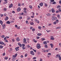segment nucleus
Segmentation results:
<instances>
[{"mask_svg": "<svg viewBox=\"0 0 61 61\" xmlns=\"http://www.w3.org/2000/svg\"><path fill=\"white\" fill-rule=\"evenodd\" d=\"M0 23L1 25H2L3 24V21L2 20H0Z\"/></svg>", "mask_w": 61, "mask_h": 61, "instance_id": "obj_16", "label": "nucleus"}, {"mask_svg": "<svg viewBox=\"0 0 61 61\" xmlns=\"http://www.w3.org/2000/svg\"><path fill=\"white\" fill-rule=\"evenodd\" d=\"M42 52H46V50H42Z\"/></svg>", "mask_w": 61, "mask_h": 61, "instance_id": "obj_46", "label": "nucleus"}, {"mask_svg": "<svg viewBox=\"0 0 61 61\" xmlns=\"http://www.w3.org/2000/svg\"><path fill=\"white\" fill-rule=\"evenodd\" d=\"M33 50L34 51V52H36V50H35L33 49Z\"/></svg>", "mask_w": 61, "mask_h": 61, "instance_id": "obj_45", "label": "nucleus"}, {"mask_svg": "<svg viewBox=\"0 0 61 61\" xmlns=\"http://www.w3.org/2000/svg\"><path fill=\"white\" fill-rule=\"evenodd\" d=\"M12 6H13V4H11L9 6V8H11Z\"/></svg>", "mask_w": 61, "mask_h": 61, "instance_id": "obj_9", "label": "nucleus"}, {"mask_svg": "<svg viewBox=\"0 0 61 61\" xmlns=\"http://www.w3.org/2000/svg\"><path fill=\"white\" fill-rule=\"evenodd\" d=\"M15 27H17V25H15Z\"/></svg>", "mask_w": 61, "mask_h": 61, "instance_id": "obj_60", "label": "nucleus"}, {"mask_svg": "<svg viewBox=\"0 0 61 61\" xmlns=\"http://www.w3.org/2000/svg\"><path fill=\"white\" fill-rule=\"evenodd\" d=\"M30 53H31V55H35V53L33 51H31L30 52Z\"/></svg>", "mask_w": 61, "mask_h": 61, "instance_id": "obj_4", "label": "nucleus"}, {"mask_svg": "<svg viewBox=\"0 0 61 61\" xmlns=\"http://www.w3.org/2000/svg\"><path fill=\"white\" fill-rule=\"evenodd\" d=\"M6 24H11V23H10V22L9 21L6 22Z\"/></svg>", "mask_w": 61, "mask_h": 61, "instance_id": "obj_10", "label": "nucleus"}, {"mask_svg": "<svg viewBox=\"0 0 61 61\" xmlns=\"http://www.w3.org/2000/svg\"><path fill=\"white\" fill-rule=\"evenodd\" d=\"M48 55H49V56H51V54L50 53H49L48 54Z\"/></svg>", "mask_w": 61, "mask_h": 61, "instance_id": "obj_38", "label": "nucleus"}, {"mask_svg": "<svg viewBox=\"0 0 61 61\" xmlns=\"http://www.w3.org/2000/svg\"><path fill=\"white\" fill-rule=\"evenodd\" d=\"M22 48L23 50H24V49H25V48L24 47H22Z\"/></svg>", "mask_w": 61, "mask_h": 61, "instance_id": "obj_56", "label": "nucleus"}, {"mask_svg": "<svg viewBox=\"0 0 61 61\" xmlns=\"http://www.w3.org/2000/svg\"><path fill=\"white\" fill-rule=\"evenodd\" d=\"M21 10V8L20 7H19L17 9V12H19Z\"/></svg>", "mask_w": 61, "mask_h": 61, "instance_id": "obj_6", "label": "nucleus"}, {"mask_svg": "<svg viewBox=\"0 0 61 61\" xmlns=\"http://www.w3.org/2000/svg\"><path fill=\"white\" fill-rule=\"evenodd\" d=\"M4 42H2V41H0V44L1 45H3Z\"/></svg>", "mask_w": 61, "mask_h": 61, "instance_id": "obj_20", "label": "nucleus"}, {"mask_svg": "<svg viewBox=\"0 0 61 61\" xmlns=\"http://www.w3.org/2000/svg\"><path fill=\"white\" fill-rule=\"evenodd\" d=\"M33 58V59H36V57H34V58Z\"/></svg>", "mask_w": 61, "mask_h": 61, "instance_id": "obj_50", "label": "nucleus"}, {"mask_svg": "<svg viewBox=\"0 0 61 61\" xmlns=\"http://www.w3.org/2000/svg\"><path fill=\"white\" fill-rule=\"evenodd\" d=\"M17 56V54H15V55H13L12 56L13 59H15L14 58H15V57Z\"/></svg>", "mask_w": 61, "mask_h": 61, "instance_id": "obj_2", "label": "nucleus"}, {"mask_svg": "<svg viewBox=\"0 0 61 61\" xmlns=\"http://www.w3.org/2000/svg\"><path fill=\"white\" fill-rule=\"evenodd\" d=\"M6 10H7V9L5 8L4 9V11H6Z\"/></svg>", "mask_w": 61, "mask_h": 61, "instance_id": "obj_32", "label": "nucleus"}, {"mask_svg": "<svg viewBox=\"0 0 61 61\" xmlns=\"http://www.w3.org/2000/svg\"><path fill=\"white\" fill-rule=\"evenodd\" d=\"M23 43H24V44H26V43H27V42L26 41H24L23 42Z\"/></svg>", "mask_w": 61, "mask_h": 61, "instance_id": "obj_54", "label": "nucleus"}, {"mask_svg": "<svg viewBox=\"0 0 61 61\" xmlns=\"http://www.w3.org/2000/svg\"><path fill=\"white\" fill-rule=\"evenodd\" d=\"M27 56V54H25V57H26V56Z\"/></svg>", "mask_w": 61, "mask_h": 61, "instance_id": "obj_51", "label": "nucleus"}, {"mask_svg": "<svg viewBox=\"0 0 61 61\" xmlns=\"http://www.w3.org/2000/svg\"><path fill=\"white\" fill-rule=\"evenodd\" d=\"M5 42H8V41L7 40H5Z\"/></svg>", "mask_w": 61, "mask_h": 61, "instance_id": "obj_61", "label": "nucleus"}, {"mask_svg": "<svg viewBox=\"0 0 61 61\" xmlns=\"http://www.w3.org/2000/svg\"><path fill=\"white\" fill-rule=\"evenodd\" d=\"M17 41H20V39H19V38H17L16 39Z\"/></svg>", "mask_w": 61, "mask_h": 61, "instance_id": "obj_15", "label": "nucleus"}, {"mask_svg": "<svg viewBox=\"0 0 61 61\" xmlns=\"http://www.w3.org/2000/svg\"><path fill=\"white\" fill-rule=\"evenodd\" d=\"M12 41H13V42H14L15 41V39H12Z\"/></svg>", "mask_w": 61, "mask_h": 61, "instance_id": "obj_53", "label": "nucleus"}, {"mask_svg": "<svg viewBox=\"0 0 61 61\" xmlns=\"http://www.w3.org/2000/svg\"><path fill=\"white\" fill-rule=\"evenodd\" d=\"M37 47L38 49H39L41 48V47L40 46V44H38L36 46Z\"/></svg>", "mask_w": 61, "mask_h": 61, "instance_id": "obj_3", "label": "nucleus"}, {"mask_svg": "<svg viewBox=\"0 0 61 61\" xmlns=\"http://www.w3.org/2000/svg\"><path fill=\"white\" fill-rule=\"evenodd\" d=\"M27 47L28 48H30V46L29 45H27Z\"/></svg>", "mask_w": 61, "mask_h": 61, "instance_id": "obj_26", "label": "nucleus"}, {"mask_svg": "<svg viewBox=\"0 0 61 61\" xmlns=\"http://www.w3.org/2000/svg\"><path fill=\"white\" fill-rule=\"evenodd\" d=\"M18 6H21V4H20V3H19L18 4Z\"/></svg>", "mask_w": 61, "mask_h": 61, "instance_id": "obj_41", "label": "nucleus"}, {"mask_svg": "<svg viewBox=\"0 0 61 61\" xmlns=\"http://www.w3.org/2000/svg\"><path fill=\"white\" fill-rule=\"evenodd\" d=\"M18 45H19L20 46V47H22V44H21V43H18Z\"/></svg>", "mask_w": 61, "mask_h": 61, "instance_id": "obj_7", "label": "nucleus"}, {"mask_svg": "<svg viewBox=\"0 0 61 61\" xmlns=\"http://www.w3.org/2000/svg\"><path fill=\"white\" fill-rule=\"evenodd\" d=\"M5 60H7V59H8V57H5Z\"/></svg>", "mask_w": 61, "mask_h": 61, "instance_id": "obj_27", "label": "nucleus"}, {"mask_svg": "<svg viewBox=\"0 0 61 61\" xmlns=\"http://www.w3.org/2000/svg\"><path fill=\"white\" fill-rule=\"evenodd\" d=\"M58 57H59V60H61V56H60L59 55Z\"/></svg>", "mask_w": 61, "mask_h": 61, "instance_id": "obj_17", "label": "nucleus"}, {"mask_svg": "<svg viewBox=\"0 0 61 61\" xmlns=\"http://www.w3.org/2000/svg\"><path fill=\"white\" fill-rule=\"evenodd\" d=\"M30 25H34V23L33 22L30 23Z\"/></svg>", "mask_w": 61, "mask_h": 61, "instance_id": "obj_24", "label": "nucleus"}, {"mask_svg": "<svg viewBox=\"0 0 61 61\" xmlns=\"http://www.w3.org/2000/svg\"><path fill=\"white\" fill-rule=\"evenodd\" d=\"M19 48V47H17L16 48H15V49L16 50V51H18V48Z\"/></svg>", "mask_w": 61, "mask_h": 61, "instance_id": "obj_8", "label": "nucleus"}, {"mask_svg": "<svg viewBox=\"0 0 61 61\" xmlns=\"http://www.w3.org/2000/svg\"><path fill=\"white\" fill-rule=\"evenodd\" d=\"M16 28L18 29H20V26H19L17 27Z\"/></svg>", "mask_w": 61, "mask_h": 61, "instance_id": "obj_36", "label": "nucleus"}, {"mask_svg": "<svg viewBox=\"0 0 61 61\" xmlns=\"http://www.w3.org/2000/svg\"><path fill=\"white\" fill-rule=\"evenodd\" d=\"M57 17L58 18H59V19H60V15H58L57 16Z\"/></svg>", "mask_w": 61, "mask_h": 61, "instance_id": "obj_21", "label": "nucleus"}, {"mask_svg": "<svg viewBox=\"0 0 61 61\" xmlns=\"http://www.w3.org/2000/svg\"><path fill=\"white\" fill-rule=\"evenodd\" d=\"M37 39H39V38H40V37H39V36H37Z\"/></svg>", "mask_w": 61, "mask_h": 61, "instance_id": "obj_49", "label": "nucleus"}, {"mask_svg": "<svg viewBox=\"0 0 61 61\" xmlns=\"http://www.w3.org/2000/svg\"><path fill=\"white\" fill-rule=\"evenodd\" d=\"M51 40H53L54 39V38H51Z\"/></svg>", "mask_w": 61, "mask_h": 61, "instance_id": "obj_43", "label": "nucleus"}, {"mask_svg": "<svg viewBox=\"0 0 61 61\" xmlns=\"http://www.w3.org/2000/svg\"><path fill=\"white\" fill-rule=\"evenodd\" d=\"M2 27H3V29H5V25H3Z\"/></svg>", "mask_w": 61, "mask_h": 61, "instance_id": "obj_11", "label": "nucleus"}, {"mask_svg": "<svg viewBox=\"0 0 61 61\" xmlns=\"http://www.w3.org/2000/svg\"><path fill=\"white\" fill-rule=\"evenodd\" d=\"M1 37L2 38H4L5 37V36L2 35L1 36Z\"/></svg>", "mask_w": 61, "mask_h": 61, "instance_id": "obj_42", "label": "nucleus"}, {"mask_svg": "<svg viewBox=\"0 0 61 61\" xmlns=\"http://www.w3.org/2000/svg\"><path fill=\"white\" fill-rule=\"evenodd\" d=\"M35 22H37V21H38V20H37L36 19H35Z\"/></svg>", "mask_w": 61, "mask_h": 61, "instance_id": "obj_44", "label": "nucleus"}, {"mask_svg": "<svg viewBox=\"0 0 61 61\" xmlns=\"http://www.w3.org/2000/svg\"><path fill=\"white\" fill-rule=\"evenodd\" d=\"M40 61H42V58H40Z\"/></svg>", "mask_w": 61, "mask_h": 61, "instance_id": "obj_62", "label": "nucleus"}, {"mask_svg": "<svg viewBox=\"0 0 61 61\" xmlns=\"http://www.w3.org/2000/svg\"><path fill=\"white\" fill-rule=\"evenodd\" d=\"M26 24H29V23H28V21L27 20H26Z\"/></svg>", "mask_w": 61, "mask_h": 61, "instance_id": "obj_29", "label": "nucleus"}, {"mask_svg": "<svg viewBox=\"0 0 61 61\" xmlns=\"http://www.w3.org/2000/svg\"><path fill=\"white\" fill-rule=\"evenodd\" d=\"M8 19V17L7 16H6V17L5 19V21L7 20Z\"/></svg>", "mask_w": 61, "mask_h": 61, "instance_id": "obj_13", "label": "nucleus"}, {"mask_svg": "<svg viewBox=\"0 0 61 61\" xmlns=\"http://www.w3.org/2000/svg\"><path fill=\"white\" fill-rule=\"evenodd\" d=\"M47 16H50V15H51L49 13H48L46 14Z\"/></svg>", "mask_w": 61, "mask_h": 61, "instance_id": "obj_18", "label": "nucleus"}, {"mask_svg": "<svg viewBox=\"0 0 61 61\" xmlns=\"http://www.w3.org/2000/svg\"><path fill=\"white\" fill-rule=\"evenodd\" d=\"M24 12L25 14H27V11L26 10L24 11Z\"/></svg>", "mask_w": 61, "mask_h": 61, "instance_id": "obj_30", "label": "nucleus"}, {"mask_svg": "<svg viewBox=\"0 0 61 61\" xmlns=\"http://www.w3.org/2000/svg\"><path fill=\"white\" fill-rule=\"evenodd\" d=\"M55 50H58V48H56L55 49Z\"/></svg>", "mask_w": 61, "mask_h": 61, "instance_id": "obj_58", "label": "nucleus"}, {"mask_svg": "<svg viewBox=\"0 0 61 61\" xmlns=\"http://www.w3.org/2000/svg\"><path fill=\"white\" fill-rule=\"evenodd\" d=\"M5 1L6 2H5L4 3L5 4H6L7 3V0H5Z\"/></svg>", "mask_w": 61, "mask_h": 61, "instance_id": "obj_23", "label": "nucleus"}, {"mask_svg": "<svg viewBox=\"0 0 61 61\" xmlns=\"http://www.w3.org/2000/svg\"><path fill=\"white\" fill-rule=\"evenodd\" d=\"M60 27H58L56 28V29H60Z\"/></svg>", "mask_w": 61, "mask_h": 61, "instance_id": "obj_40", "label": "nucleus"}, {"mask_svg": "<svg viewBox=\"0 0 61 61\" xmlns=\"http://www.w3.org/2000/svg\"><path fill=\"white\" fill-rule=\"evenodd\" d=\"M56 3V2H54L52 4H55Z\"/></svg>", "mask_w": 61, "mask_h": 61, "instance_id": "obj_59", "label": "nucleus"}, {"mask_svg": "<svg viewBox=\"0 0 61 61\" xmlns=\"http://www.w3.org/2000/svg\"><path fill=\"white\" fill-rule=\"evenodd\" d=\"M30 19V17H28L27 18V19L28 20H29V19Z\"/></svg>", "mask_w": 61, "mask_h": 61, "instance_id": "obj_55", "label": "nucleus"}, {"mask_svg": "<svg viewBox=\"0 0 61 61\" xmlns=\"http://www.w3.org/2000/svg\"><path fill=\"white\" fill-rule=\"evenodd\" d=\"M32 28H33V27H31L30 28V29L31 30V29H32Z\"/></svg>", "mask_w": 61, "mask_h": 61, "instance_id": "obj_64", "label": "nucleus"}, {"mask_svg": "<svg viewBox=\"0 0 61 61\" xmlns=\"http://www.w3.org/2000/svg\"><path fill=\"white\" fill-rule=\"evenodd\" d=\"M39 29H41V27L40 26H39L38 27Z\"/></svg>", "mask_w": 61, "mask_h": 61, "instance_id": "obj_48", "label": "nucleus"}, {"mask_svg": "<svg viewBox=\"0 0 61 61\" xmlns=\"http://www.w3.org/2000/svg\"><path fill=\"white\" fill-rule=\"evenodd\" d=\"M25 46V44H22V47H24Z\"/></svg>", "mask_w": 61, "mask_h": 61, "instance_id": "obj_47", "label": "nucleus"}, {"mask_svg": "<svg viewBox=\"0 0 61 61\" xmlns=\"http://www.w3.org/2000/svg\"><path fill=\"white\" fill-rule=\"evenodd\" d=\"M43 44L44 45H46V41H44L43 42Z\"/></svg>", "mask_w": 61, "mask_h": 61, "instance_id": "obj_33", "label": "nucleus"}, {"mask_svg": "<svg viewBox=\"0 0 61 61\" xmlns=\"http://www.w3.org/2000/svg\"><path fill=\"white\" fill-rule=\"evenodd\" d=\"M40 5L41 6H42L43 5V3H41L40 4Z\"/></svg>", "mask_w": 61, "mask_h": 61, "instance_id": "obj_14", "label": "nucleus"}, {"mask_svg": "<svg viewBox=\"0 0 61 61\" xmlns=\"http://www.w3.org/2000/svg\"><path fill=\"white\" fill-rule=\"evenodd\" d=\"M41 40L42 41H44V40H45V38H41Z\"/></svg>", "mask_w": 61, "mask_h": 61, "instance_id": "obj_19", "label": "nucleus"}, {"mask_svg": "<svg viewBox=\"0 0 61 61\" xmlns=\"http://www.w3.org/2000/svg\"><path fill=\"white\" fill-rule=\"evenodd\" d=\"M33 40L35 43H36V42H37V41L35 40L34 39H33Z\"/></svg>", "mask_w": 61, "mask_h": 61, "instance_id": "obj_22", "label": "nucleus"}, {"mask_svg": "<svg viewBox=\"0 0 61 61\" xmlns=\"http://www.w3.org/2000/svg\"><path fill=\"white\" fill-rule=\"evenodd\" d=\"M54 0H50V1L51 2H54Z\"/></svg>", "mask_w": 61, "mask_h": 61, "instance_id": "obj_37", "label": "nucleus"}, {"mask_svg": "<svg viewBox=\"0 0 61 61\" xmlns=\"http://www.w3.org/2000/svg\"><path fill=\"white\" fill-rule=\"evenodd\" d=\"M29 7L30 9H32V6L31 5H30Z\"/></svg>", "mask_w": 61, "mask_h": 61, "instance_id": "obj_25", "label": "nucleus"}, {"mask_svg": "<svg viewBox=\"0 0 61 61\" xmlns=\"http://www.w3.org/2000/svg\"><path fill=\"white\" fill-rule=\"evenodd\" d=\"M3 47V46H0V48H2Z\"/></svg>", "mask_w": 61, "mask_h": 61, "instance_id": "obj_34", "label": "nucleus"}, {"mask_svg": "<svg viewBox=\"0 0 61 61\" xmlns=\"http://www.w3.org/2000/svg\"><path fill=\"white\" fill-rule=\"evenodd\" d=\"M37 35L38 36H40L42 35V34L40 33H38L37 34Z\"/></svg>", "mask_w": 61, "mask_h": 61, "instance_id": "obj_12", "label": "nucleus"}, {"mask_svg": "<svg viewBox=\"0 0 61 61\" xmlns=\"http://www.w3.org/2000/svg\"><path fill=\"white\" fill-rule=\"evenodd\" d=\"M57 8H60V7H61V6H60L59 5H58V6H57Z\"/></svg>", "mask_w": 61, "mask_h": 61, "instance_id": "obj_35", "label": "nucleus"}, {"mask_svg": "<svg viewBox=\"0 0 61 61\" xmlns=\"http://www.w3.org/2000/svg\"><path fill=\"white\" fill-rule=\"evenodd\" d=\"M57 19V18L55 16L52 17V20L53 21H54Z\"/></svg>", "mask_w": 61, "mask_h": 61, "instance_id": "obj_1", "label": "nucleus"}, {"mask_svg": "<svg viewBox=\"0 0 61 61\" xmlns=\"http://www.w3.org/2000/svg\"><path fill=\"white\" fill-rule=\"evenodd\" d=\"M53 24L54 25H56V21H55L53 23Z\"/></svg>", "mask_w": 61, "mask_h": 61, "instance_id": "obj_28", "label": "nucleus"}, {"mask_svg": "<svg viewBox=\"0 0 61 61\" xmlns=\"http://www.w3.org/2000/svg\"><path fill=\"white\" fill-rule=\"evenodd\" d=\"M51 11L52 12V13H54L55 12V10H54V9L53 8L52 9Z\"/></svg>", "mask_w": 61, "mask_h": 61, "instance_id": "obj_5", "label": "nucleus"}, {"mask_svg": "<svg viewBox=\"0 0 61 61\" xmlns=\"http://www.w3.org/2000/svg\"><path fill=\"white\" fill-rule=\"evenodd\" d=\"M23 41H24V42H25L26 41V40L24 38L23 39Z\"/></svg>", "mask_w": 61, "mask_h": 61, "instance_id": "obj_39", "label": "nucleus"}, {"mask_svg": "<svg viewBox=\"0 0 61 61\" xmlns=\"http://www.w3.org/2000/svg\"><path fill=\"white\" fill-rule=\"evenodd\" d=\"M59 10L61 12V9L60 8H59Z\"/></svg>", "mask_w": 61, "mask_h": 61, "instance_id": "obj_63", "label": "nucleus"}, {"mask_svg": "<svg viewBox=\"0 0 61 61\" xmlns=\"http://www.w3.org/2000/svg\"><path fill=\"white\" fill-rule=\"evenodd\" d=\"M53 16H56V15L55 14H53Z\"/></svg>", "mask_w": 61, "mask_h": 61, "instance_id": "obj_57", "label": "nucleus"}, {"mask_svg": "<svg viewBox=\"0 0 61 61\" xmlns=\"http://www.w3.org/2000/svg\"><path fill=\"white\" fill-rule=\"evenodd\" d=\"M6 37L4 38V40H6Z\"/></svg>", "mask_w": 61, "mask_h": 61, "instance_id": "obj_52", "label": "nucleus"}, {"mask_svg": "<svg viewBox=\"0 0 61 61\" xmlns=\"http://www.w3.org/2000/svg\"><path fill=\"white\" fill-rule=\"evenodd\" d=\"M35 29L33 28L32 29V31H35Z\"/></svg>", "mask_w": 61, "mask_h": 61, "instance_id": "obj_31", "label": "nucleus"}]
</instances>
